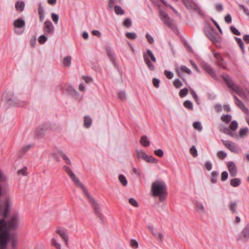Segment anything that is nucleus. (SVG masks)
Returning a JSON list of instances; mask_svg holds the SVG:
<instances>
[{
  "instance_id": "a878e982",
  "label": "nucleus",
  "mask_w": 249,
  "mask_h": 249,
  "mask_svg": "<svg viewBox=\"0 0 249 249\" xmlns=\"http://www.w3.org/2000/svg\"><path fill=\"white\" fill-rule=\"evenodd\" d=\"M249 132V129L248 127H243L240 129L239 131V135L240 138H243L246 137Z\"/></svg>"
},
{
  "instance_id": "0eeeda50",
  "label": "nucleus",
  "mask_w": 249,
  "mask_h": 249,
  "mask_svg": "<svg viewBox=\"0 0 249 249\" xmlns=\"http://www.w3.org/2000/svg\"><path fill=\"white\" fill-rule=\"evenodd\" d=\"M63 169L72 180V181L76 185L80 187L83 190L84 193H85V191H88L85 186L80 182L78 178L76 177L74 173L68 166L64 165L63 166Z\"/></svg>"
},
{
  "instance_id": "c03bdc74",
  "label": "nucleus",
  "mask_w": 249,
  "mask_h": 249,
  "mask_svg": "<svg viewBox=\"0 0 249 249\" xmlns=\"http://www.w3.org/2000/svg\"><path fill=\"white\" fill-rule=\"evenodd\" d=\"M57 153L62 158V159L64 160H66L68 159H69L68 156L66 155V154L64 152V151L62 149L58 148V149H57Z\"/></svg>"
},
{
  "instance_id": "f3484780",
  "label": "nucleus",
  "mask_w": 249,
  "mask_h": 249,
  "mask_svg": "<svg viewBox=\"0 0 249 249\" xmlns=\"http://www.w3.org/2000/svg\"><path fill=\"white\" fill-rule=\"evenodd\" d=\"M227 166L230 176L232 177H236L237 174V170L235 163L232 161H229Z\"/></svg>"
},
{
  "instance_id": "13d9d810",
  "label": "nucleus",
  "mask_w": 249,
  "mask_h": 249,
  "mask_svg": "<svg viewBox=\"0 0 249 249\" xmlns=\"http://www.w3.org/2000/svg\"><path fill=\"white\" fill-rule=\"evenodd\" d=\"M27 170V167H24L23 168L18 171V175H22L23 176H27L28 174Z\"/></svg>"
},
{
  "instance_id": "6e6d98bb",
  "label": "nucleus",
  "mask_w": 249,
  "mask_h": 249,
  "mask_svg": "<svg viewBox=\"0 0 249 249\" xmlns=\"http://www.w3.org/2000/svg\"><path fill=\"white\" fill-rule=\"evenodd\" d=\"M47 40V37L45 35H44L40 36L38 39V41L40 44H43L46 42Z\"/></svg>"
},
{
  "instance_id": "c85d7f7f",
  "label": "nucleus",
  "mask_w": 249,
  "mask_h": 249,
  "mask_svg": "<svg viewBox=\"0 0 249 249\" xmlns=\"http://www.w3.org/2000/svg\"><path fill=\"white\" fill-rule=\"evenodd\" d=\"M92 120L91 118L88 116H85L84 118V124L86 128H89L91 126Z\"/></svg>"
},
{
  "instance_id": "f8f14e48",
  "label": "nucleus",
  "mask_w": 249,
  "mask_h": 249,
  "mask_svg": "<svg viewBox=\"0 0 249 249\" xmlns=\"http://www.w3.org/2000/svg\"><path fill=\"white\" fill-rule=\"evenodd\" d=\"M221 142L226 148L230 150L231 152L234 153H237L238 152V149L237 147L236 144L231 141H225L222 140Z\"/></svg>"
},
{
  "instance_id": "a19ab883",
  "label": "nucleus",
  "mask_w": 249,
  "mask_h": 249,
  "mask_svg": "<svg viewBox=\"0 0 249 249\" xmlns=\"http://www.w3.org/2000/svg\"><path fill=\"white\" fill-rule=\"evenodd\" d=\"M234 38L236 41V42L239 45V47L242 50V52H244L245 50V46L241 38L237 37H235Z\"/></svg>"
},
{
  "instance_id": "5fc2aeb1",
  "label": "nucleus",
  "mask_w": 249,
  "mask_h": 249,
  "mask_svg": "<svg viewBox=\"0 0 249 249\" xmlns=\"http://www.w3.org/2000/svg\"><path fill=\"white\" fill-rule=\"evenodd\" d=\"M193 126L195 129L199 131H201L202 129V126L199 122H195L193 123Z\"/></svg>"
},
{
  "instance_id": "9d476101",
  "label": "nucleus",
  "mask_w": 249,
  "mask_h": 249,
  "mask_svg": "<svg viewBox=\"0 0 249 249\" xmlns=\"http://www.w3.org/2000/svg\"><path fill=\"white\" fill-rule=\"evenodd\" d=\"M13 24L15 28L14 32L15 34L19 35L23 33L24 30L21 29L25 26V22L23 19L18 18L14 21Z\"/></svg>"
},
{
  "instance_id": "393cba45",
  "label": "nucleus",
  "mask_w": 249,
  "mask_h": 249,
  "mask_svg": "<svg viewBox=\"0 0 249 249\" xmlns=\"http://www.w3.org/2000/svg\"><path fill=\"white\" fill-rule=\"evenodd\" d=\"M107 55L109 58L110 61L112 62L115 67H116V63L115 60V55L113 52L110 49L107 50Z\"/></svg>"
},
{
  "instance_id": "4d7b16f0",
  "label": "nucleus",
  "mask_w": 249,
  "mask_h": 249,
  "mask_svg": "<svg viewBox=\"0 0 249 249\" xmlns=\"http://www.w3.org/2000/svg\"><path fill=\"white\" fill-rule=\"evenodd\" d=\"M52 245L56 249H61V245L58 243L54 238L52 239Z\"/></svg>"
},
{
  "instance_id": "2eb2a0df",
  "label": "nucleus",
  "mask_w": 249,
  "mask_h": 249,
  "mask_svg": "<svg viewBox=\"0 0 249 249\" xmlns=\"http://www.w3.org/2000/svg\"><path fill=\"white\" fill-rule=\"evenodd\" d=\"M213 54L216 59L217 60V64L224 69H226V62H224L223 58L220 53L215 52V51H213Z\"/></svg>"
},
{
  "instance_id": "2f4dec72",
  "label": "nucleus",
  "mask_w": 249,
  "mask_h": 249,
  "mask_svg": "<svg viewBox=\"0 0 249 249\" xmlns=\"http://www.w3.org/2000/svg\"><path fill=\"white\" fill-rule=\"evenodd\" d=\"M71 58L70 56L65 57L63 60V64L66 67H69L71 64Z\"/></svg>"
},
{
  "instance_id": "72a5a7b5",
  "label": "nucleus",
  "mask_w": 249,
  "mask_h": 249,
  "mask_svg": "<svg viewBox=\"0 0 249 249\" xmlns=\"http://www.w3.org/2000/svg\"><path fill=\"white\" fill-rule=\"evenodd\" d=\"M136 156L138 159H142L143 160H145V157L146 155L145 153L142 150H136Z\"/></svg>"
},
{
  "instance_id": "aec40b11",
  "label": "nucleus",
  "mask_w": 249,
  "mask_h": 249,
  "mask_svg": "<svg viewBox=\"0 0 249 249\" xmlns=\"http://www.w3.org/2000/svg\"><path fill=\"white\" fill-rule=\"evenodd\" d=\"M184 5L189 10L194 11L197 6V4L193 0H186Z\"/></svg>"
},
{
  "instance_id": "ea45409f",
  "label": "nucleus",
  "mask_w": 249,
  "mask_h": 249,
  "mask_svg": "<svg viewBox=\"0 0 249 249\" xmlns=\"http://www.w3.org/2000/svg\"><path fill=\"white\" fill-rule=\"evenodd\" d=\"M122 0H109L108 1V7L111 9L113 8L114 5L116 3H121Z\"/></svg>"
},
{
  "instance_id": "5701e85b",
  "label": "nucleus",
  "mask_w": 249,
  "mask_h": 249,
  "mask_svg": "<svg viewBox=\"0 0 249 249\" xmlns=\"http://www.w3.org/2000/svg\"><path fill=\"white\" fill-rule=\"evenodd\" d=\"M38 13L39 15V21L43 22L45 18V12L41 4L40 3L38 5Z\"/></svg>"
},
{
  "instance_id": "37998d69",
  "label": "nucleus",
  "mask_w": 249,
  "mask_h": 249,
  "mask_svg": "<svg viewBox=\"0 0 249 249\" xmlns=\"http://www.w3.org/2000/svg\"><path fill=\"white\" fill-rule=\"evenodd\" d=\"M238 125V124L237 121H232V122H231L229 125V127L231 130L234 131L237 128Z\"/></svg>"
},
{
  "instance_id": "58836bf2",
  "label": "nucleus",
  "mask_w": 249,
  "mask_h": 249,
  "mask_svg": "<svg viewBox=\"0 0 249 249\" xmlns=\"http://www.w3.org/2000/svg\"><path fill=\"white\" fill-rule=\"evenodd\" d=\"M119 180L123 186H126L127 184V181L125 176L123 175H120L119 176Z\"/></svg>"
},
{
  "instance_id": "1a4fd4ad",
  "label": "nucleus",
  "mask_w": 249,
  "mask_h": 249,
  "mask_svg": "<svg viewBox=\"0 0 249 249\" xmlns=\"http://www.w3.org/2000/svg\"><path fill=\"white\" fill-rule=\"evenodd\" d=\"M8 230H15L18 227L19 224V218L18 214H13L10 220L6 221Z\"/></svg>"
},
{
  "instance_id": "9b49d317",
  "label": "nucleus",
  "mask_w": 249,
  "mask_h": 249,
  "mask_svg": "<svg viewBox=\"0 0 249 249\" xmlns=\"http://www.w3.org/2000/svg\"><path fill=\"white\" fill-rule=\"evenodd\" d=\"M56 232L61 237L64 241L66 246H68L69 237L67 230L65 228L58 227L57 228Z\"/></svg>"
},
{
  "instance_id": "603ef678",
  "label": "nucleus",
  "mask_w": 249,
  "mask_h": 249,
  "mask_svg": "<svg viewBox=\"0 0 249 249\" xmlns=\"http://www.w3.org/2000/svg\"><path fill=\"white\" fill-rule=\"evenodd\" d=\"M173 84L177 89L180 88L183 85L181 81L179 79H175L173 82Z\"/></svg>"
},
{
  "instance_id": "39448f33",
  "label": "nucleus",
  "mask_w": 249,
  "mask_h": 249,
  "mask_svg": "<svg viewBox=\"0 0 249 249\" xmlns=\"http://www.w3.org/2000/svg\"><path fill=\"white\" fill-rule=\"evenodd\" d=\"M143 57L144 61L148 69L151 71H154L155 69V67L152 63L150 60L151 61L155 62L156 61V58L152 52L150 50L147 49L146 52L143 53Z\"/></svg>"
},
{
  "instance_id": "7c9ffc66",
  "label": "nucleus",
  "mask_w": 249,
  "mask_h": 249,
  "mask_svg": "<svg viewBox=\"0 0 249 249\" xmlns=\"http://www.w3.org/2000/svg\"><path fill=\"white\" fill-rule=\"evenodd\" d=\"M219 173L217 171H213L211 173V181L212 183H215L217 182V177Z\"/></svg>"
},
{
  "instance_id": "7ed1b4c3",
  "label": "nucleus",
  "mask_w": 249,
  "mask_h": 249,
  "mask_svg": "<svg viewBox=\"0 0 249 249\" xmlns=\"http://www.w3.org/2000/svg\"><path fill=\"white\" fill-rule=\"evenodd\" d=\"M90 204L91 205L95 214L101 220L103 219V215L101 213V209L97 201L91 196L88 191L84 193Z\"/></svg>"
},
{
  "instance_id": "e2e57ef3",
  "label": "nucleus",
  "mask_w": 249,
  "mask_h": 249,
  "mask_svg": "<svg viewBox=\"0 0 249 249\" xmlns=\"http://www.w3.org/2000/svg\"><path fill=\"white\" fill-rule=\"evenodd\" d=\"M230 30L231 32V33L235 35H240V32L234 26H231Z\"/></svg>"
},
{
  "instance_id": "cd10ccee",
  "label": "nucleus",
  "mask_w": 249,
  "mask_h": 249,
  "mask_svg": "<svg viewBox=\"0 0 249 249\" xmlns=\"http://www.w3.org/2000/svg\"><path fill=\"white\" fill-rule=\"evenodd\" d=\"M241 184V180L238 178H234L230 181V185L233 187H237Z\"/></svg>"
},
{
  "instance_id": "4be33fe9",
  "label": "nucleus",
  "mask_w": 249,
  "mask_h": 249,
  "mask_svg": "<svg viewBox=\"0 0 249 249\" xmlns=\"http://www.w3.org/2000/svg\"><path fill=\"white\" fill-rule=\"evenodd\" d=\"M180 71L184 72L188 74L192 73L191 71L185 66H181L180 68L176 69V72L179 76H181Z\"/></svg>"
},
{
  "instance_id": "4468645a",
  "label": "nucleus",
  "mask_w": 249,
  "mask_h": 249,
  "mask_svg": "<svg viewBox=\"0 0 249 249\" xmlns=\"http://www.w3.org/2000/svg\"><path fill=\"white\" fill-rule=\"evenodd\" d=\"M246 240H249V223L247 224L242 230L239 236L237 237V240H240L242 239Z\"/></svg>"
},
{
  "instance_id": "ddd939ff",
  "label": "nucleus",
  "mask_w": 249,
  "mask_h": 249,
  "mask_svg": "<svg viewBox=\"0 0 249 249\" xmlns=\"http://www.w3.org/2000/svg\"><path fill=\"white\" fill-rule=\"evenodd\" d=\"M43 32L47 36L53 35L54 33V27L50 20H47L44 22L43 28Z\"/></svg>"
},
{
  "instance_id": "69168bd1",
  "label": "nucleus",
  "mask_w": 249,
  "mask_h": 249,
  "mask_svg": "<svg viewBox=\"0 0 249 249\" xmlns=\"http://www.w3.org/2000/svg\"><path fill=\"white\" fill-rule=\"evenodd\" d=\"M129 203L134 207H138V203L137 201L133 198H130L128 200Z\"/></svg>"
},
{
  "instance_id": "f704fd0d",
  "label": "nucleus",
  "mask_w": 249,
  "mask_h": 249,
  "mask_svg": "<svg viewBox=\"0 0 249 249\" xmlns=\"http://www.w3.org/2000/svg\"><path fill=\"white\" fill-rule=\"evenodd\" d=\"M237 206V203L235 201H231L229 205V209L231 212L234 213H237L236 207Z\"/></svg>"
},
{
  "instance_id": "8fccbe9b",
  "label": "nucleus",
  "mask_w": 249,
  "mask_h": 249,
  "mask_svg": "<svg viewBox=\"0 0 249 249\" xmlns=\"http://www.w3.org/2000/svg\"><path fill=\"white\" fill-rule=\"evenodd\" d=\"M195 207H196V209L197 211L200 210L201 212L202 213H203L204 212V211H205L204 208L203 204L201 203L198 202H196V203Z\"/></svg>"
},
{
  "instance_id": "b1692460",
  "label": "nucleus",
  "mask_w": 249,
  "mask_h": 249,
  "mask_svg": "<svg viewBox=\"0 0 249 249\" xmlns=\"http://www.w3.org/2000/svg\"><path fill=\"white\" fill-rule=\"evenodd\" d=\"M11 242L12 249H15L16 247L17 243V239L16 237V235L13 233H9V242Z\"/></svg>"
},
{
  "instance_id": "338daca9",
  "label": "nucleus",
  "mask_w": 249,
  "mask_h": 249,
  "mask_svg": "<svg viewBox=\"0 0 249 249\" xmlns=\"http://www.w3.org/2000/svg\"><path fill=\"white\" fill-rule=\"evenodd\" d=\"M67 90L71 94L73 95H78V93L76 90H75L72 87H69L67 89Z\"/></svg>"
},
{
  "instance_id": "3c124183",
  "label": "nucleus",
  "mask_w": 249,
  "mask_h": 249,
  "mask_svg": "<svg viewBox=\"0 0 249 249\" xmlns=\"http://www.w3.org/2000/svg\"><path fill=\"white\" fill-rule=\"evenodd\" d=\"M152 234L157 238H159L160 241H162L163 239V235L161 233L155 231H152Z\"/></svg>"
},
{
  "instance_id": "0e129e2a",
  "label": "nucleus",
  "mask_w": 249,
  "mask_h": 249,
  "mask_svg": "<svg viewBox=\"0 0 249 249\" xmlns=\"http://www.w3.org/2000/svg\"><path fill=\"white\" fill-rule=\"evenodd\" d=\"M228 177V173L227 171H225L222 172L221 176V180L222 181H224L227 179Z\"/></svg>"
},
{
  "instance_id": "20e7f679",
  "label": "nucleus",
  "mask_w": 249,
  "mask_h": 249,
  "mask_svg": "<svg viewBox=\"0 0 249 249\" xmlns=\"http://www.w3.org/2000/svg\"><path fill=\"white\" fill-rule=\"evenodd\" d=\"M159 16L161 20L166 26L174 31L177 30L175 21L170 18L165 12L160 10L159 13Z\"/></svg>"
},
{
  "instance_id": "79ce46f5",
  "label": "nucleus",
  "mask_w": 249,
  "mask_h": 249,
  "mask_svg": "<svg viewBox=\"0 0 249 249\" xmlns=\"http://www.w3.org/2000/svg\"><path fill=\"white\" fill-rule=\"evenodd\" d=\"M183 106L185 107L190 109H193V103L189 100H186L183 103Z\"/></svg>"
},
{
  "instance_id": "864d4df0",
  "label": "nucleus",
  "mask_w": 249,
  "mask_h": 249,
  "mask_svg": "<svg viewBox=\"0 0 249 249\" xmlns=\"http://www.w3.org/2000/svg\"><path fill=\"white\" fill-rule=\"evenodd\" d=\"M190 152L194 157H196L197 156V151L194 145H193L190 149Z\"/></svg>"
},
{
  "instance_id": "49530a36",
  "label": "nucleus",
  "mask_w": 249,
  "mask_h": 249,
  "mask_svg": "<svg viewBox=\"0 0 249 249\" xmlns=\"http://www.w3.org/2000/svg\"><path fill=\"white\" fill-rule=\"evenodd\" d=\"M217 156L219 159L223 160L227 157V154L224 151L220 150L217 152Z\"/></svg>"
},
{
  "instance_id": "dca6fc26",
  "label": "nucleus",
  "mask_w": 249,
  "mask_h": 249,
  "mask_svg": "<svg viewBox=\"0 0 249 249\" xmlns=\"http://www.w3.org/2000/svg\"><path fill=\"white\" fill-rule=\"evenodd\" d=\"M206 35L213 43H215L219 42V36L216 32H214L213 30L209 31L206 34Z\"/></svg>"
},
{
  "instance_id": "052dcab7",
  "label": "nucleus",
  "mask_w": 249,
  "mask_h": 249,
  "mask_svg": "<svg viewBox=\"0 0 249 249\" xmlns=\"http://www.w3.org/2000/svg\"><path fill=\"white\" fill-rule=\"evenodd\" d=\"M164 74L166 77L169 79H172L174 76V73L172 71L167 70L164 71Z\"/></svg>"
},
{
  "instance_id": "a211bd4d",
  "label": "nucleus",
  "mask_w": 249,
  "mask_h": 249,
  "mask_svg": "<svg viewBox=\"0 0 249 249\" xmlns=\"http://www.w3.org/2000/svg\"><path fill=\"white\" fill-rule=\"evenodd\" d=\"M233 98L235 100V105L238 106V107L240 108L245 114L249 115V109L245 106L242 101L240 100L235 95L233 96Z\"/></svg>"
},
{
  "instance_id": "6ab92c4d",
  "label": "nucleus",
  "mask_w": 249,
  "mask_h": 249,
  "mask_svg": "<svg viewBox=\"0 0 249 249\" xmlns=\"http://www.w3.org/2000/svg\"><path fill=\"white\" fill-rule=\"evenodd\" d=\"M202 67L203 69L212 77L215 78L216 77V75L215 73V71L209 64H208L207 63L204 62L202 63Z\"/></svg>"
},
{
  "instance_id": "412c9836",
  "label": "nucleus",
  "mask_w": 249,
  "mask_h": 249,
  "mask_svg": "<svg viewBox=\"0 0 249 249\" xmlns=\"http://www.w3.org/2000/svg\"><path fill=\"white\" fill-rule=\"evenodd\" d=\"M33 146V144L26 145L21 148L18 152V157L21 158L29 149Z\"/></svg>"
},
{
  "instance_id": "f03ea898",
  "label": "nucleus",
  "mask_w": 249,
  "mask_h": 249,
  "mask_svg": "<svg viewBox=\"0 0 249 249\" xmlns=\"http://www.w3.org/2000/svg\"><path fill=\"white\" fill-rule=\"evenodd\" d=\"M0 249H6L10 232L4 218L0 219Z\"/></svg>"
},
{
  "instance_id": "bf43d9fd",
  "label": "nucleus",
  "mask_w": 249,
  "mask_h": 249,
  "mask_svg": "<svg viewBox=\"0 0 249 249\" xmlns=\"http://www.w3.org/2000/svg\"><path fill=\"white\" fill-rule=\"evenodd\" d=\"M51 18L55 24H57L59 20V16L57 14L53 13L51 14Z\"/></svg>"
},
{
  "instance_id": "bb28decb",
  "label": "nucleus",
  "mask_w": 249,
  "mask_h": 249,
  "mask_svg": "<svg viewBox=\"0 0 249 249\" xmlns=\"http://www.w3.org/2000/svg\"><path fill=\"white\" fill-rule=\"evenodd\" d=\"M141 144L145 147L148 146L150 145V141L148 140L146 136H142L140 139Z\"/></svg>"
},
{
  "instance_id": "de8ad7c7",
  "label": "nucleus",
  "mask_w": 249,
  "mask_h": 249,
  "mask_svg": "<svg viewBox=\"0 0 249 249\" xmlns=\"http://www.w3.org/2000/svg\"><path fill=\"white\" fill-rule=\"evenodd\" d=\"M125 36L128 39H135L137 38V36L134 32H128L125 34Z\"/></svg>"
},
{
  "instance_id": "423d86ee",
  "label": "nucleus",
  "mask_w": 249,
  "mask_h": 249,
  "mask_svg": "<svg viewBox=\"0 0 249 249\" xmlns=\"http://www.w3.org/2000/svg\"><path fill=\"white\" fill-rule=\"evenodd\" d=\"M1 100L6 102L9 105H19V101L17 99V97L13 94L12 91H5L2 95Z\"/></svg>"
},
{
  "instance_id": "473e14b6",
  "label": "nucleus",
  "mask_w": 249,
  "mask_h": 249,
  "mask_svg": "<svg viewBox=\"0 0 249 249\" xmlns=\"http://www.w3.org/2000/svg\"><path fill=\"white\" fill-rule=\"evenodd\" d=\"M114 9L115 14L117 15H123L124 13V10L120 6H114Z\"/></svg>"
},
{
  "instance_id": "a18cd8bd",
  "label": "nucleus",
  "mask_w": 249,
  "mask_h": 249,
  "mask_svg": "<svg viewBox=\"0 0 249 249\" xmlns=\"http://www.w3.org/2000/svg\"><path fill=\"white\" fill-rule=\"evenodd\" d=\"M188 93V90L186 88H184L180 90L179 92V95L181 98L186 96Z\"/></svg>"
},
{
  "instance_id": "774afa93",
  "label": "nucleus",
  "mask_w": 249,
  "mask_h": 249,
  "mask_svg": "<svg viewBox=\"0 0 249 249\" xmlns=\"http://www.w3.org/2000/svg\"><path fill=\"white\" fill-rule=\"evenodd\" d=\"M154 154L159 157H162L163 156L164 153L162 149H158L154 151Z\"/></svg>"
},
{
  "instance_id": "e433bc0d",
  "label": "nucleus",
  "mask_w": 249,
  "mask_h": 249,
  "mask_svg": "<svg viewBox=\"0 0 249 249\" xmlns=\"http://www.w3.org/2000/svg\"><path fill=\"white\" fill-rule=\"evenodd\" d=\"M221 119L226 124H228L231 121V116L229 114L223 115L221 117Z\"/></svg>"
},
{
  "instance_id": "09e8293b",
  "label": "nucleus",
  "mask_w": 249,
  "mask_h": 249,
  "mask_svg": "<svg viewBox=\"0 0 249 249\" xmlns=\"http://www.w3.org/2000/svg\"><path fill=\"white\" fill-rule=\"evenodd\" d=\"M123 25L128 28L129 27H130L132 25V21L131 20V19L129 18H126V19H124V20L123 21Z\"/></svg>"
},
{
  "instance_id": "4c0bfd02",
  "label": "nucleus",
  "mask_w": 249,
  "mask_h": 249,
  "mask_svg": "<svg viewBox=\"0 0 249 249\" xmlns=\"http://www.w3.org/2000/svg\"><path fill=\"white\" fill-rule=\"evenodd\" d=\"M45 129L43 127H38L36 129L35 134L38 137H41L45 132Z\"/></svg>"
},
{
  "instance_id": "680f3d73",
  "label": "nucleus",
  "mask_w": 249,
  "mask_h": 249,
  "mask_svg": "<svg viewBox=\"0 0 249 249\" xmlns=\"http://www.w3.org/2000/svg\"><path fill=\"white\" fill-rule=\"evenodd\" d=\"M118 96L119 99L124 100L126 99V95L124 91H120L118 93Z\"/></svg>"
},
{
  "instance_id": "c756f323",
  "label": "nucleus",
  "mask_w": 249,
  "mask_h": 249,
  "mask_svg": "<svg viewBox=\"0 0 249 249\" xmlns=\"http://www.w3.org/2000/svg\"><path fill=\"white\" fill-rule=\"evenodd\" d=\"M25 7V3L22 1H18L16 2L15 7L16 9L20 11H23Z\"/></svg>"
},
{
  "instance_id": "c9c22d12",
  "label": "nucleus",
  "mask_w": 249,
  "mask_h": 249,
  "mask_svg": "<svg viewBox=\"0 0 249 249\" xmlns=\"http://www.w3.org/2000/svg\"><path fill=\"white\" fill-rule=\"evenodd\" d=\"M144 160L147 162L156 163L158 160L154 158L152 156L146 155Z\"/></svg>"
},
{
  "instance_id": "f257e3e1",
  "label": "nucleus",
  "mask_w": 249,
  "mask_h": 249,
  "mask_svg": "<svg viewBox=\"0 0 249 249\" xmlns=\"http://www.w3.org/2000/svg\"><path fill=\"white\" fill-rule=\"evenodd\" d=\"M166 187L165 182L162 181L157 180L153 182L151 186L153 196H158L160 201H164L167 196Z\"/></svg>"
},
{
  "instance_id": "6e6552de",
  "label": "nucleus",
  "mask_w": 249,
  "mask_h": 249,
  "mask_svg": "<svg viewBox=\"0 0 249 249\" xmlns=\"http://www.w3.org/2000/svg\"><path fill=\"white\" fill-rule=\"evenodd\" d=\"M223 80L225 82L227 87L231 89L233 91L238 93L240 91L239 87L235 84L231 78L226 73H224L222 76Z\"/></svg>"
}]
</instances>
